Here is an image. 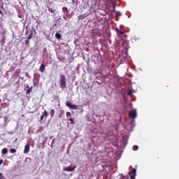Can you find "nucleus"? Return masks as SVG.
I'll use <instances>...</instances> for the list:
<instances>
[{"label":"nucleus","instance_id":"nucleus-4","mask_svg":"<svg viewBox=\"0 0 179 179\" xmlns=\"http://www.w3.org/2000/svg\"><path fill=\"white\" fill-rule=\"evenodd\" d=\"M66 106H67V107L69 108H73V110H78V105L71 104V103L68 101L66 102Z\"/></svg>","mask_w":179,"mask_h":179},{"label":"nucleus","instance_id":"nucleus-11","mask_svg":"<svg viewBox=\"0 0 179 179\" xmlns=\"http://www.w3.org/2000/svg\"><path fill=\"white\" fill-rule=\"evenodd\" d=\"M32 38H33V31H31V33L28 36L27 38H28V40H31Z\"/></svg>","mask_w":179,"mask_h":179},{"label":"nucleus","instance_id":"nucleus-1","mask_svg":"<svg viewBox=\"0 0 179 179\" xmlns=\"http://www.w3.org/2000/svg\"><path fill=\"white\" fill-rule=\"evenodd\" d=\"M59 85L61 89H65L66 87V80L65 78V76L60 75L59 76Z\"/></svg>","mask_w":179,"mask_h":179},{"label":"nucleus","instance_id":"nucleus-10","mask_svg":"<svg viewBox=\"0 0 179 179\" xmlns=\"http://www.w3.org/2000/svg\"><path fill=\"white\" fill-rule=\"evenodd\" d=\"M85 17H85V15H79V16L78 17V22H79V20H83V19H85Z\"/></svg>","mask_w":179,"mask_h":179},{"label":"nucleus","instance_id":"nucleus-6","mask_svg":"<svg viewBox=\"0 0 179 179\" xmlns=\"http://www.w3.org/2000/svg\"><path fill=\"white\" fill-rule=\"evenodd\" d=\"M75 169H76V166H73V167H67V168H64V171H75Z\"/></svg>","mask_w":179,"mask_h":179},{"label":"nucleus","instance_id":"nucleus-13","mask_svg":"<svg viewBox=\"0 0 179 179\" xmlns=\"http://www.w3.org/2000/svg\"><path fill=\"white\" fill-rule=\"evenodd\" d=\"M54 114H55V110L54 109L50 110V115L51 117H54Z\"/></svg>","mask_w":179,"mask_h":179},{"label":"nucleus","instance_id":"nucleus-27","mask_svg":"<svg viewBox=\"0 0 179 179\" xmlns=\"http://www.w3.org/2000/svg\"><path fill=\"white\" fill-rule=\"evenodd\" d=\"M2 163H3V159L0 160V166H1V164H2Z\"/></svg>","mask_w":179,"mask_h":179},{"label":"nucleus","instance_id":"nucleus-7","mask_svg":"<svg viewBox=\"0 0 179 179\" xmlns=\"http://www.w3.org/2000/svg\"><path fill=\"white\" fill-rule=\"evenodd\" d=\"M45 69V66H44V64H42L40 67L41 72H44Z\"/></svg>","mask_w":179,"mask_h":179},{"label":"nucleus","instance_id":"nucleus-15","mask_svg":"<svg viewBox=\"0 0 179 179\" xmlns=\"http://www.w3.org/2000/svg\"><path fill=\"white\" fill-rule=\"evenodd\" d=\"M115 16H117V17H119V16H121V13L118 12V11H115Z\"/></svg>","mask_w":179,"mask_h":179},{"label":"nucleus","instance_id":"nucleus-2","mask_svg":"<svg viewBox=\"0 0 179 179\" xmlns=\"http://www.w3.org/2000/svg\"><path fill=\"white\" fill-rule=\"evenodd\" d=\"M129 176H130L131 179H135L136 176V169H133L131 171L128 172Z\"/></svg>","mask_w":179,"mask_h":179},{"label":"nucleus","instance_id":"nucleus-28","mask_svg":"<svg viewBox=\"0 0 179 179\" xmlns=\"http://www.w3.org/2000/svg\"><path fill=\"white\" fill-rule=\"evenodd\" d=\"M68 8H66V7H64L63 8V10H67Z\"/></svg>","mask_w":179,"mask_h":179},{"label":"nucleus","instance_id":"nucleus-19","mask_svg":"<svg viewBox=\"0 0 179 179\" xmlns=\"http://www.w3.org/2000/svg\"><path fill=\"white\" fill-rule=\"evenodd\" d=\"M138 149H139V147H138V145L133 146V150H138Z\"/></svg>","mask_w":179,"mask_h":179},{"label":"nucleus","instance_id":"nucleus-9","mask_svg":"<svg viewBox=\"0 0 179 179\" xmlns=\"http://www.w3.org/2000/svg\"><path fill=\"white\" fill-rule=\"evenodd\" d=\"M1 153H2V155H6V153H8V148H3L1 150Z\"/></svg>","mask_w":179,"mask_h":179},{"label":"nucleus","instance_id":"nucleus-26","mask_svg":"<svg viewBox=\"0 0 179 179\" xmlns=\"http://www.w3.org/2000/svg\"><path fill=\"white\" fill-rule=\"evenodd\" d=\"M43 120H44V116H43V115H42L41 116V121H43Z\"/></svg>","mask_w":179,"mask_h":179},{"label":"nucleus","instance_id":"nucleus-8","mask_svg":"<svg viewBox=\"0 0 179 179\" xmlns=\"http://www.w3.org/2000/svg\"><path fill=\"white\" fill-rule=\"evenodd\" d=\"M55 37H56V38H57V40H61V34L57 32L55 34Z\"/></svg>","mask_w":179,"mask_h":179},{"label":"nucleus","instance_id":"nucleus-29","mask_svg":"<svg viewBox=\"0 0 179 179\" xmlns=\"http://www.w3.org/2000/svg\"><path fill=\"white\" fill-rule=\"evenodd\" d=\"M2 13V11H1V10H0V15Z\"/></svg>","mask_w":179,"mask_h":179},{"label":"nucleus","instance_id":"nucleus-31","mask_svg":"<svg viewBox=\"0 0 179 179\" xmlns=\"http://www.w3.org/2000/svg\"><path fill=\"white\" fill-rule=\"evenodd\" d=\"M0 103H1V99H0Z\"/></svg>","mask_w":179,"mask_h":179},{"label":"nucleus","instance_id":"nucleus-17","mask_svg":"<svg viewBox=\"0 0 179 179\" xmlns=\"http://www.w3.org/2000/svg\"><path fill=\"white\" fill-rule=\"evenodd\" d=\"M10 153H16V149H15V148H11V149L10 150Z\"/></svg>","mask_w":179,"mask_h":179},{"label":"nucleus","instance_id":"nucleus-5","mask_svg":"<svg viewBox=\"0 0 179 179\" xmlns=\"http://www.w3.org/2000/svg\"><path fill=\"white\" fill-rule=\"evenodd\" d=\"M30 152V145L29 144L25 145L24 149V153L27 154Z\"/></svg>","mask_w":179,"mask_h":179},{"label":"nucleus","instance_id":"nucleus-12","mask_svg":"<svg viewBox=\"0 0 179 179\" xmlns=\"http://www.w3.org/2000/svg\"><path fill=\"white\" fill-rule=\"evenodd\" d=\"M32 89H33V87H31L30 88H29V90H27V92H26V94H30Z\"/></svg>","mask_w":179,"mask_h":179},{"label":"nucleus","instance_id":"nucleus-16","mask_svg":"<svg viewBox=\"0 0 179 179\" xmlns=\"http://www.w3.org/2000/svg\"><path fill=\"white\" fill-rule=\"evenodd\" d=\"M69 121H70L71 124H72V125H73L75 124V121L73 120V119L72 117H71L69 119Z\"/></svg>","mask_w":179,"mask_h":179},{"label":"nucleus","instance_id":"nucleus-21","mask_svg":"<svg viewBox=\"0 0 179 179\" xmlns=\"http://www.w3.org/2000/svg\"><path fill=\"white\" fill-rule=\"evenodd\" d=\"M128 96H132V91L131 90H129L127 92Z\"/></svg>","mask_w":179,"mask_h":179},{"label":"nucleus","instance_id":"nucleus-30","mask_svg":"<svg viewBox=\"0 0 179 179\" xmlns=\"http://www.w3.org/2000/svg\"><path fill=\"white\" fill-rule=\"evenodd\" d=\"M124 44H125V41L123 42V45H124Z\"/></svg>","mask_w":179,"mask_h":179},{"label":"nucleus","instance_id":"nucleus-18","mask_svg":"<svg viewBox=\"0 0 179 179\" xmlns=\"http://www.w3.org/2000/svg\"><path fill=\"white\" fill-rule=\"evenodd\" d=\"M29 43H30V39L27 38V40L25 41V44H26L27 45H29Z\"/></svg>","mask_w":179,"mask_h":179},{"label":"nucleus","instance_id":"nucleus-25","mask_svg":"<svg viewBox=\"0 0 179 179\" xmlns=\"http://www.w3.org/2000/svg\"><path fill=\"white\" fill-rule=\"evenodd\" d=\"M69 115H71V112H67V113H66V116H67V117H69Z\"/></svg>","mask_w":179,"mask_h":179},{"label":"nucleus","instance_id":"nucleus-24","mask_svg":"<svg viewBox=\"0 0 179 179\" xmlns=\"http://www.w3.org/2000/svg\"><path fill=\"white\" fill-rule=\"evenodd\" d=\"M122 179H128V178H127V176H123V175H122Z\"/></svg>","mask_w":179,"mask_h":179},{"label":"nucleus","instance_id":"nucleus-22","mask_svg":"<svg viewBox=\"0 0 179 179\" xmlns=\"http://www.w3.org/2000/svg\"><path fill=\"white\" fill-rule=\"evenodd\" d=\"M5 178H3V175L2 174V173H0V179H3Z\"/></svg>","mask_w":179,"mask_h":179},{"label":"nucleus","instance_id":"nucleus-20","mask_svg":"<svg viewBox=\"0 0 179 179\" xmlns=\"http://www.w3.org/2000/svg\"><path fill=\"white\" fill-rule=\"evenodd\" d=\"M117 33H119L120 34H124V31H122V30H118V29H117Z\"/></svg>","mask_w":179,"mask_h":179},{"label":"nucleus","instance_id":"nucleus-14","mask_svg":"<svg viewBox=\"0 0 179 179\" xmlns=\"http://www.w3.org/2000/svg\"><path fill=\"white\" fill-rule=\"evenodd\" d=\"M43 115L47 118V117H48V112H47V110H45L43 113Z\"/></svg>","mask_w":179,"mask_h":179},{"label":"nucleus","instance_id":"nucleus-3","mask_svg":"<svg viewBox=\"0 0 179 179\" xmlns=\"http://www.w3.org/2000/svg\"><path fill=\"white\" fill-rule=\"evenodd\" d=\"M129 115L130 118L135 120V118H136V110H130L129 113Z\"/></svg>","mask_w":179,"mask_h":179},{"label":"nucleus","instance_id":"nucleus-23","mask_svg":"<svg viewBox=\"0 0 179 179\" xmlns=\"http://www.w3.org/2000/svg\"><path fill=\"white\" fill-rule=\"evenodd\" d=\"M32 31H34V34H37V32L34 28H32Z\"/></svg>","mask_w":179,"mask_h":179}]
</instances>
